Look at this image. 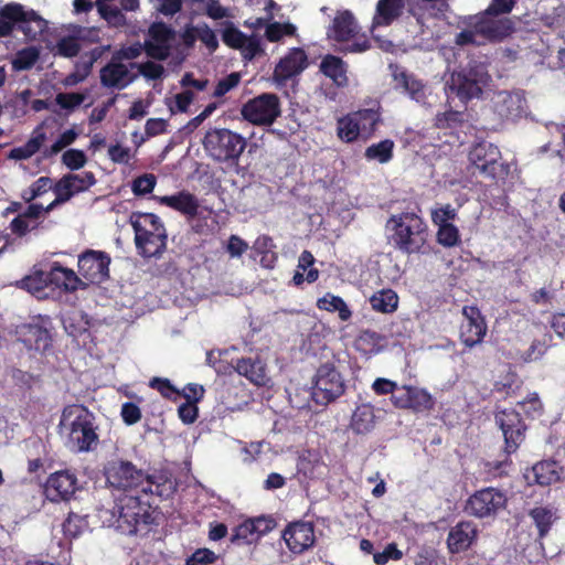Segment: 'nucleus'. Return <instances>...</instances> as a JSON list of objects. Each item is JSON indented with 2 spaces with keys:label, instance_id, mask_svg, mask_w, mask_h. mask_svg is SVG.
<instances>
[{
  "label": "nucleus",
  "instance_id": "1",
  "mask_svg": "<svg viewBox=\"0 0 565 565\" xmlns=\"http://www.w3.org/2000/svg\"><path fill=\"white\" fill-rule=\"evenodd\" d=\"M105 478L109 488L124 492H138L157 495L160 499L169 498L175 490L171 478L163 473L147 476L132 462L126 460H111L105 466Z\"/></svg>",
  "mask_w": 565,
  "mask_h": 565
},
{
  "label": "nucleus",
  "instance_id": "2",
  "mask_svg": "<svg viewBox=\"0 0 565 565\" xmlns=\"http://www.w3.org/2000/svg\"><path fill=\"white\" fill-rule=\"evenodd\" d=\"M60 428L65 447L74 454L90 452L99 445L95 415L84 405H68L61 415Z\"/></svg>",
  "mask_w": 565,
  "mask_h": 565
},
{
  "label": "nucleus",
  "instance_id": "3",
  "mask_svg": "<svg viewBox=\"0 0 565 565\" xmlns=\"http://www.w3.org/2000/svg\"><path fill=\"white\" fill-rule=\"evenodd\" d=\"M386 226L392 232L388 239L395 249L407 255L424 253L428 225L422 216L414 212H403L392 215Z\"/></svg>",
  "mask_w": 565,
  "mask_h": 565
},
{
  "label": "nucleus",
  "instance_id": "4",
  "mask_svg": "<svg viewBox=\"0 0 565 565\" xmlns=\"http://www.w3.org/2000/svg\"><path fill=\"white\" fill-rule=\"evenodd\" d=\"M130 224L138 255L142 258L161 257L167 249L168 235L160 217L153 213L134 212Z\"/></svg>",
  "mask_w": 565,
  "mask_h": 565
},
{
  "label": "nucleus",
  "instance_id": "5",
  "mask_svg": "<svg viewBox=\"0 0 565 565\" xmlns=\"http://www.w3.org/2000/svg\"><path fill=\"white\" fill-rule=\"evenodd\" d=\"M202 146L206 156L214 162L237 167L247 141L241 134L231 129L211 127L202 139Z\"/></svg>",
  "mask_w": 565,
  "mask_h": 565
},
{
  "label": "nucleus",
  "instance_id": "6",
  "mask_svg": "<svg viewBox=\"0 0 565 565\" xmlns=\"http://www.w3.org/2000/svg\"><path fill=\"white\" fill-rule=\"evenodd\" d=\"M468 160L473 174L478 173L493 182L505 180L510 174L509 163L502 161L500 149L491 142L481 141L473 145L469 150Z\"/></svg>",
  "mask_w": 565,
  "mask_h": 565
},
{
  "label": "nucleus",
  "instance_id": "7",
  "mask_svg": "<svg viewBox=\"0 0 565 565\" xmlns=\"http://www.w3.org/2000/svg\"><path fill=\"white\" fill-rule=\"evenodd\" d=\"M0 20L10 24V35L14 30L34 41L47 28L46 21L34 10H25L19 2H9L0 8Z\"/></svg>",
  "mask_w": 565,
  "mask_h": 565
},
{
  "label": "nucleus",
  "instance_id": "8",
  "mask_svg": "<svg viewBox=\"0 0 565 565\" xmlns=\"http://www.w3.org/2000/svg\"><path fill=\"white\" fill-rule=\"evenodd\" d=\"M345 392V383L334 364L323 363L316 372L312 399L316 404L327 406L334 402Z\"/></svg>",
  "mask_w": 565,
  "mask_h": 565
},
{
  "label": "nucleus",
  "instance_id": "9",
  "mask_svg": "<svg viewBox=\"0 0 565 565\" xmlns=\"http://www.w3.org/2000/svg\"><path fill=\"white\" fill-rule=\"evenodd\" d=\"M241 115L255 126H270L281 115L279 97L274 93H263L247 100L242 106Z\"/></svg>",
  "mask_w": 565,
  "mask_h": 565
},
{
  "label": "nucleus",
  "instance_id": "10",
  "mask_svg": "<svg viewBox=\"0 0 565 565\" xmlns=\"http://www.w3.org/2000/svg\"><path fill=\"white\" fill-rule=\"evenodd\" d=\"M508 498L505 493L497 488L487 487L472 493L465 504V511L478 519L497 515L505 509Z\"/></svg>",
  "mask_w": 565,
  "mask_h": 565
},
{
  "label": "nucleus",
  "instance_id": "11",
  "mask_svg": "<svg viewBox=\"0 0 565 565\" xmlns=\"http://www.w3.org/2000/svg\"><path fill=\"white\" fill-rule=\"evenodd\" d=\"M495 423L499 425L504 438V452L510 456L518 451L525 440L526 425L521 414L515 409H502L495 414Z\"/></svg>",
  "mask_w": 565,
  "mask_h": 565
},
{
  "label": "nucleus",
  "instance_id": "12",
  "mask_svg": "<svg viewBox=\"0 0 565 565\" xmlns=\"http://www.w3.org/2000/svg\"><path fill=\"white\" fill-rule=\"evenodd\" d=\"M391 402L398 409H408L413 413L430 412L435 407V398L426 390L414 385H403L396 394L391 396Z\"/></svg>",
  "mask_w": 565,
  "mask_h": 565
},
{
  "label": "nucleus",
  "instance_id": "13",
  "mask_svg": "<svg viewBox=\"0 0 565 565\" xmlns=\"http://www.w3.org/2000/svg\"><path fill=\"white\" fill-rule=\"evenodd\" d=\"M110 256L103 250L86 249L78 256V274L92 284L109 278Z\"/></svg>",
  "mask_w": 565,
  "mask_h": 565
},
{
  "label": "nucleus",
  "instance_id": "14",
  "mask_svg": "<svg viewBox=\"0 0 565 565\" xmlns=\"http://www.w3.org/2000/svg\"><path fill=\"white\" fill-rule=\"evenodd\" d=\"M468 25L489 42H501L514 31V23L510 18L497 19L492 14H487L486 11L471 17Z\"/></svg>",
  "mask_w": 565,
  "mask_h": 565
},
{
  "label": "nucleus",
  "instance_id": "15",
  "mask_svg": "<svg viewBox=\"0 0 565 565\" xmlns=\"http://www.w3.org/2000/svg\"><path fill=\"white\" fill-rule=\"evenodd\" d=\"M78 489V480L71 470H60L51 473L44 486L45 497L51 502L68 501Z\"/></svg>",
  "mask_w": 565,
  "mask_h": 565
},
{
  "label": "nucleus",
  "instance_id": "16",
  "mask_svg": "<svg viewBox=\"0 0 565 565\" xmlns=\"http://www.w3.org/2000/svg\"><path fill=\"white\" fill-rule=\"evenodd\" d=\"M462 316L465 320L460 326V341L471 349L483 341L487 334V323L476 306H465Z\"/></svg>",
  "mask_w": 565,
  "mask_h": 565
},
{
  "label": "nucleus",
  "instance_id": "17",
  "mask_svg": "<svg viewBox=\"0 0 565 565\" xmlns=\"http://www.w3.org/2000/svg\"><path fill=\"white\" fill-rule=\"evenodd\" d=\"M282 539L294 554H302L316 543L315 524L307 521L289 523L282 531Z\"/></svg>",
  "mask_w": 565,
  "mask_h": 565
},
{
  "label": "nucleus",
  "instance_id": "18",
  "mask_svg": "<svg viewBox=\"0 0 565 565\" xmlns=\"http://www.w3.org/2000/svg\"><path fill=\"white\" fill-rule=\"evenodd\" d=\"M308 66V56L303 49L292 47L280 58L274 70V81L284 85L291 77L299 75Z\"/></svg>",
  "mask_w": 565,
  "mask_h": 565
},
{
  "label": "nucleus",
  "instance_id": "19",
  "mask_svg": "<svg viewBox=\"0 0 565 565\" xmlns=\"http://www.w3.org/2000/svg\"><path fill=\"white\" fill-rule=\"evenodd\" d=\"M478 526L472 521H459L451 526L447 535V548L450 554L468 551L478 539Z\"/></svg>",
  "mask_w": 565,
  "mask_h": 565
},
{
  "label": "nucleus",
  "instance_id": "20",
  "mask_svg": "<svg viewBox=\"0 0 565 565\" xmlns=\"http://www.w3.org/2000/svg\"><path fill=\"white\" fill-rule=\"evenodd\" d=\"M407 0H379L372 19L371 32L376 28L390 26L403 14Z\"/></svg>",
  "mask_w": 565,
  "mask_h": 565
},
{
  "label": "nucleus",
  "instance_id": "21",
  "mask_svg": "<svg viewBox=\"0 0 565 565\" xmlns=\"http://www.w3.org/2000/svg\"><path fill=\"white\" fill-rule=\"evenodd\" d=\"M358 23L349 10L340 11L327 31L328 39L335 42H348L358 34Z\"/></svg>",
  "mask_w": 565,
  "mask_h": 565
},
{
  "label": "nucleus",
  "instance_id": "22",
  "mask_svg": "<svg viewBox=\"0 0 565 565\" xmlns=\"http://www.w3.org/2000/svg\"><path fill=\"white\" fill-rule=\"evenodd\" d=\"M46 280L50 285L55 286L65 292H74L77 289H84L86 284L71 269L63 267L58 263H54L47 273Z\"/></svg>",
  "mask_w": 565,
  "mask_h": 565
},
{
  "label": "nucleus",
  "instance_id": "23",
  "mask_svg": "<svg viewBox=\"0 0 565 565\" xmlns=\"http://www.w3.org/2000/svg\"><path fill=\"white\" fill-rule=\"evenodd\" d=\"M159 202L188 218H194L199 214L200 203L198 198L185 190L179 191L172 195L160 196Z\"/></svg>",
  "mask_w": 565,
  "mask_h": 565
},
{
  "label": "nucleus",
  "instance_id": "24",
  "mask_svg": "<svg viewBox=\"0 0 565 565\" xmlns=\"http://www.w3.org/2000/svg\"><path fill=\"white\" fill-rule=\"evenodd\" d=\"M235 371L257 386H265L269 377L266 372V364L258 358L237 359Z\"/></svg>",
  "mask_w": 565,
  "mask_h": 565
},
{
  "label": "nucleus",
  "instance_id": "25",
  "mask_svg": "<svg viewBox=\"0 0 565 565\" xmlns=\"http://www.w3.org/2000/svg\"><path fill=\"white\" fill-rule=\"evenodd\" d=\"M319 70L326 77L330 78L337 87L348 86V65L341 57L327 54L321 60Z\"/></svg>",
  "mask_w": 565,
  "mask_h": 565
},
{
  "label": "nucleus",
  "instance_id": "26",
  "mask_svg": "<svg viewBox=\"0 0 565 565\" xmlns=\"http://www.w3.org/2000/svg\"><path fill=\"white\" fill-rule=\"evenodd\" d=\"M529 483L539 486H550L559 479V468L554 460H543L535 463L531 470L524 475Z\"/></svg>",
  "mask_w": 565,
  "mask_h": 565
},
{
  "label": "nucleus",
  "instance_id": "27",
  "mask_svg": "<svg viewBox=\"0 0 565 565\" xmlns=\"http://www.w3.org/2000/svg\"><path fill=\"white\" fill-rule=\"evenodd\" d=\"M129 71L126 65L117 60H113L107 63L100 70V83L105 87H126L130 81H126Z\"/></svg>",
  "mask_w": 565,
  "mask_h": 565
},
{
  "label": "nucleus",
  "instance_id": "28",
  "mask_svg": "<svg viewBox=\"0 0 565 565\" xmlns=\"http://www.w3.org/2000/svg\"><path fill=\"white\" fill-rule=\"evenodd\" d=\"M375 412L371 404H361L352 413L350 428L356 435H365L375 427Z\"/></svg>",
  "mask_w": 565,
  "mask_h": 565
},
{
  "label": "nucleus",
  "instance_id": "29",
  "mask_svg": "<svg viewBox=\"0 0 565 565\" xmlns=\"http://www.w3.org/2000/svg\"><path fill=\"white\" fill-rule=\"evenodd\" d=\"M153 513L154 510L152 507H146L145 511L134 514V520L118 522L119 527H121L128 535H146L154 524Z\"/></svg>",
  "mask_w": 565,
  "mask_h": 565
},
{
  "label": "nucleus",
  "instance_id": "30",
  "mask_svg": "<svg viewBox=\"0 0 565 565\" xmlns=\"http://www.w3.org/2000/svg\"><path fill=\"white\" fill-rule=\"evenodd\" d=\"M152 497H146L140 491L135 492V494H127L121 500V505L119 507L118 522L134 520L135 513L138 514L145 511L146 507H152L153 502L150 501Z\"/></svg>",
  "mask_w": 565,
  "mask_h": 565
},
{
  "label": "nucleus",
  "instance_id": "31",
  "mask_svg": "<svg viewBox=\"0 0 565 565\" xmlns=\"http://www.w3.org/2000/svg\"><path fill=\"white\" fill-rule=\"evenodd\" d=\"M471 78H468L465 74L454 72L450 77L449 88L456 93L461 100H470L475 97H479L482 94V85L477 84L475 89Z\"/></svg>",
  "mask_w": 565,
  "mask_h": 565
},
{
  "label": "nucleus",
  "instance_id": "32",
  "mask_svg": "<svg viewBox=\"0 0 565 565\" xmlns=\"http://www.w3.org/2000/svg\"><path fill=\"white\" fill-rule=\"evenodd\" d=\"M398 300L397 294L391 288L381 289L369 299L372 309L381 313L395 312L398 308Z\"/></svg>",
  "mask_w": 565,
  "mask_h": 565
},
{
  "label": "nucleus",
  "instance_id": "33",
  "mask_svg": "<svg viewBox=\"0 0 565 565\" xmlns=\"http://www.w3.org/2000/svg\"><path fill=\"white\" fill-rule=\"evenodd\" d=\"M529 515L537 529L539 540L546 537L557 519L553 509L547 507H535L530 510Z\"/></svg>",
  "mask_w": 565,
  "mask_h": 565
},
{
  "label": "nucleus",
  "instance_id": "34",
  "mask_svg": "<svg viewBox=\"0 0 565 565\" xmlns=\"http://www.w3.org/2000/svg\"><path fill=\"white\" fill-rule=\"evenodd\" d=\"M351 114L359 126L361 136L364 138L371 137L381 121V114L377 109L364 108Z\"/></svg>",
  "mask_w": 565,
  "mask_h": 565
},
{
  "label": "nucleus",
  "instance_id": "35",
  "mask_svg": "<svg viewBox=\"0 0 565 565\" xmlns=\"http://www.w3.org/2000/svg\"><path fill=\"white\" fill-rule=\"evenodd\" d=\"M317 307L320 310L328 312H338L341 321H349L352 317V311L347 302L340 297L331 292H327L323 297L317 300Z\"/></svg>",
  "mask_w": 565,
  "mask_h": 565
},
{
  "label": "nucleus",
  "instance_id": "36",
  "mask_svg": "<svg viewBox=\"0 0 565 565\" xmlns=\"http://www.w3.org/2000/svg\"><path fill=\"white\" fill-rule=\"evenodd\" d=\"M384 339V335L374 330H362L354 341V347L363 354H375L380 352Z\"/></svg>",
  "mask_w": 565,
  "mask_h": 565
},
{
  "label": "nucleus",
  "instance_id": "37",
  "mask_svg": "<svg viewBox=\"0 0 565 565\" xmlns=\"http://www.w3.org/2000/svg\"><path fill=\"white\" fill-rule=\"evenodd\" d=\"M394 141L384 139L377 143H372L364 151V157L369 161H377L379 163H387L394 154Z\"/></svg>",
  "mask_w": 565,
  "mask_h": 565
},
{
  "label": "nucleus",
  "instance_id": "38",
  "mask_svg": "<svg viewBox=\"0 0 565 565\" xmlns=\"http://www.w3.org/2000/svg\"><path fill=\"white\" fill-rule=\"evenodd\" d=\"M88 527L87 516L70 512L62 523V531L66 539L73 540L81 536Z\"/></svg>",
  "mask_w": 565,
  "mask_h": 565
},
{
  "label": "nucleus",
  "instance_id": "39",
  "mask_svg": "<svg viewBox=\"0 0 565 565\" xmlns=\"http://www.w3.org/2000/svg\"><path fill=\"white\" fill-rule=\"evenodd\" d=\"M337 135L340 140L351 143L359 139L361 132L352 114H347L337 121Z\"/></svg>",
  "mask_w": 565,
  "mask_h": 565
},
{
  "label": "nucleus",
  "instance_id": "40",
  "mask_svg": "<svg viewBox=\"0 0 565 565\" xmlns=\"http://www.w3.org/2000/svg\"><path fill=\"white\" fill-rule=\"evenodd\" d=\"M465 122V114L457 110L438 113L434 119V126L440 130H456Z\"/></svg>",
  "mask_w": 565,
  "mask_h": 565
},
{
  "label": "nucleus",
  "instance_id": "41",
  "mask_svg": "<svg viewBox=\"0 0 565 565\" xmlns=\"http://www.w3.org/2000/svg\"><path fill=\"white\" fill-rule=\"evenodd\" d=\"M222 41L231 49L239 50L244 46L247 35L243 33L232 21L222 22Z\"/></svg>",
  "mask_w": 565,
  "mask_h": 565
},
{
  "label": "nucleus",
  "instance_id": "42",
  "mask_svg": "<svg viewBox=\"0 0 565 565\" xmlns=\"http://www.w3.org/2000/svg\"><path fill=\"white\" fill-rule=\"evenodd\" d=\"M460 74H465L468 78H471V83L475 89L477 84L486 85L489 79L487 67L483 63L477 61H470L465 67L458 71Z\"/></svg>",
  "mask_w": 565,
  "mask_h": 565
},
{
  "label": "nucleus",
  "instance_id": "43",
  "mask_svg": "<svg viewBox=\"0 0 565 565\" xmlns=\"http://www.w3.org/2000/svg\"><path fill=\"white\" fill-rule=\"evenodd\" d=\"M255 527L250 520H246L234 527L231 542L233 544L243 545V544H252L258 541L255 532Z\"/></svg>",
  "mask_w": 565,
  "mask_h": 565
},
{
  "label": "nucleus",
  "instance_id": "44",
  "mask_svg": "<svg viewBox=\"0 0 565 565\" xmlns=\"http://www.w3.org/2000/svg\"><path fill=\"white\" fill-rule=\"evenodd\" d=\"M436 239L437 243L444 247L450 248L455 247L460 243V233L456 225L451 224H440L437 226Z\"/></svg>",
  "mask_w": 565,
  "mask_h": 565
},
{
  "label": "nucleus",
  "instance_id": "45",
  "mask_svg": "<svg viewBox=\"0 0 565 565\" xmlns=\"http://www.w3.org/2000/svg\"><path fill=\"white\" fill-rule=\"evenodd\" d=\"M297 28L290 23L270 22L266 26L265 36L269 42H278L282 36H295Z\"/></svg>",
  "mask_w": 565,
  "mask_h": 565
},
{
  "label": "nucleus",
  "instance_id": "46",
  "mask_svg": "<svg viewBox=\"0 0 565 565\" xmlns=\"http://www.w3.org/2000/svg\"><path fill=\"white\" fill-rule=\"evenodd\" d=\"M25 342L34 343L36 349L41 343L46 347L50 341V333L46 328L38 323H29L23 326Z\"/></svg>",
  "mask_w": 565,
  "mask_h": 565
},
{
  "label": "nucleus",
  "instance_id": "47",
  "mask_svg": "<svg viewBox=\"0 0 565 565\" xmlns=\"http://www.w3.org/2000/svg\"><path fill=\"white\" fill-rule=\"evenodd\" d=\"M40 53L38 49L30 46L18 51L12 66L15 71L30 70L39 60Z\"/></svg>",
  "mask_w": 565,
  "mask_h": 565
},
{
  "label": "nucleus",
  "instance_id": "48",
  "mask_svg": "<svg viewBox=\"0 0 565 565\" xmlns=\"http://www.w3.org/2000/svg\"><path fill=\"white\" fill-rule=\"evenodd\" d=\"M148 34L154 42L169 44L174 39V30L164 22H153L148 30Z\"/></svg>",
  "mask_w": 565,
  "mask_h": 565
},
{
  "label": "nucleus",
  "instance_id": "49",
  "mask_svg": "<svg viewBox=\"0 0 565 565\" xmlns=\"http://www.w3.org/2000/svg\"><path fill=\"white\" fill-rule=\"evenodd\" d=\"M97 10L100 17L106 20L109 25L118 28L126 24V17L119 8L106 4L97 7Z\"/></svg>",
  "mask_w": 565,
  "mask_h": 565
},
{
  "label": "nucleus",
  "instance_id": "50",
  "mask_svg": "<svg viewBox=\"0 0 565 565\" xmlns=\"http://www.w3.org/2000/svg\"><path fill=\"white\" fill-rule=\"evenodd\" d=\"M458 215L457 209L451 204L440 205L431 211L430 217L431 222L435 226H440V224H451Z\"/></svg>",
  "mask_w": 565,
  "mask_h": 565
},
{
  "label": "nucleus",
  "instance_id": "51",
  "mask_svg": "<svg viewBox=\"0 0 565 565\" xmlns=\"http://www.w3.org/2000/svg\"><path fill=\"white\" fill-rule=\"evenodd\" d=\"M404 553L397 547L396 543H388L384 551L373 554V562L376 565H386L390 561H401Z\"/></svg>",
  "mask_w": 565,
  "mask_h": 565
},
{
  "label": "nucleus",
  "instance_id": "52",
  "mask_svg": "<svg viewBox=\"0 0 565 565\" xmlns=\"http://www.w3.org/2000/svg\"><path fill=\"white\" fill-rule=\"evenodd\" d=\"M55 195L60 196V201H70L78 192L75 191L73 181L68 174L63 175L52 188Z\"/></svg>",
  "mask_w": 565,
  "mask_h": 565
},
{
  "label": "nucleus",
  "instance_id": "53",
  "mask_svg": "<svg viewBox=\"0 0 565 565\" xmlns=\"http://www.w3.org/2000/svg\"><path fill=\"white\" fill-rule=\"evenodd\" d=\"M62 162L70 170H79L87 162V157L83 150L68 149L62 154Z\"/></svg>",
  "mask_w": 565,
  "mask_h": 565
},
{
  "label": "nucleus",
  "instance_id": "54",
  "mask_svg": "<svg viewBox=\"0 0 565 565\" xmlns=\"http://www.w3.org/2000/svg\"><path fill=\"white\" fill-rule=\"evenodd\" d=\"M398 79V77H396ZM399 82L413 99L418 100L424 96V85L413 75L401 73Z\"/></svg>",
  "mask_w": 565,
  "mask_h": 565
},
{
  "label": "nucleus",
  "instance_id": "55",
  "mask_svg": "<svg viewBox=\"0 0 565 565\" xmlns=\"http://www.w3.org/2000/svg\"><path fill=\"white\" fill-rule=\"evenodd\" d=\"M57 54L63 57H75L81 51L78 39L74 36H64L56 44Z\"/></svg>",
  "mask_w": 565,
  "mask_h": 565
},
{
  "label": "nucleus",
  "instance_id": "56",
  "mask_svg": "<svg viewBox=\"0 0 565 565\" xmlns=\"http://www.w3.org/2000/svg\"><path fill=\"white\" fill-rule=\"evenodd\" d=\"M143 50L146 54L157 61H166L170 55V44L154 41H145Z\"/></svg>",
  "mask_w": 565,
  "mask_h": 565
},
{
  "label": "nucleus",
  "instance_id": "57",
  "mask_svg": "<svg viewBox=\"0 0 565 565\" xmlns=\"http://www.w3.org/2000/svg\"><path fill=\"white\" fill-rule=\"evenodd\" d=\"M204 13L212 20H222L233 18L231 9L223 7L218 0H205Z\"/></svg>",
  "mask_w": 565,
  "mask_h": 565
},
{
  "label": "nucleus",
  "instance_id": "58",
  "mask_svg": "<svg viewBox=\"0 0 565 565\" xmlns=\"http://www.w3.org/2000/svg\"><path fill=\"white\" fill-rule=\"evenodd\" d=\"M241 82V74L237 72H233L225 76L224 78L220 79L215 86V89L213 92L214 97H223L226 95L230 90L235 88Z\"/></svg>",
  "mask_w": 565,
  "mask_h": 565
},
{
  "label": "nucleus",
  "instance_id": "59",
  "mask_svg": "<svg viewBox=\"0 0 565 565\" xmlns=\"http://www.w3.org/2000/svg\"><path fill=\"white\" fill-rule=\"evenodd\" d=\"M156 177L153 174H143L136 178L132 182V192L135 195H146L153 191L156 186Z\"/></svg>",
  "mask_w": 565,
  "mask_h": 565
},
{
  "label": "nucleus",
  "instance_id": "60",
  "mask_svg": "<svg viewBox=\"0 0 565 565\" xmlns=\"http://www.w3.org/2000/svg\"><path fill=\"white\" fill-rule=\"evenodd\" d=\"M205 388L201 384L188 383L177 396H182L185 402L198 404L204 398Z\"/></svg>",
  "mask_w": 565,
  "mask_h": 565
},
{
  "label": "nucleus",
  "instance_id": "61",
  "mask_svg": "<svg viewBox=\"0 0 565 565\" xmlns=\"http://www.w3.org/2000/svg\"><path fill=\"white\" fill-rule=\"evenodd\" d=\"M149 386L158 391L164 398L172 399L179 393L170 380L163 377H152L149 382Z\"/></svg>",
  "mask_w": 565,
  "mask_h": 565
},
{
  "label": "nucleus",
  "instance_id": "62",
  "mask_svg": "<svg viewBox=\"0 0 565 565\" xmlns=\"http://www.w3.org/2000/svg\"><path fill=\"white\" fill-rule=\"evenodd\" d=\"M249 520L255 527L254 532L258 540L271 532L277 525L276 520L270 515H260Z\"/></svg>",
  "mask_w": 565,
  "mask_h": 565
},
{
  "label": "nucleus",
  "instance_id": "63",
  "mask_svg": "<svg viewBox=\"0 0 565 565\" xmlns=\"http://www.w3.org/2000/svg\"><path fill=\"white\" fill-rule=\"evenodd\" d=\"M217 555L209 548H198L185 561V565H211L215 563Z\"/></svg>",
  "mask_w": 565,
  "mask_h": 565
},
{
  "label": "nucleus",
  "instance_id": "64",
  "mask_svg": "<svg viewBox=\"0 0 565 565\" xmlns=\"http://www.w3.org/2000/svg\"><path fill=\"white\" fill-rule=\"evenodd\" d=\"M131 67H138L139 73L148 79H159L164 73V67L161 64L152 61H147L141 64L131 63Z\"/></svg>",
  "mask_w": 565,
  "mask_h": 565
}]
</instances>
